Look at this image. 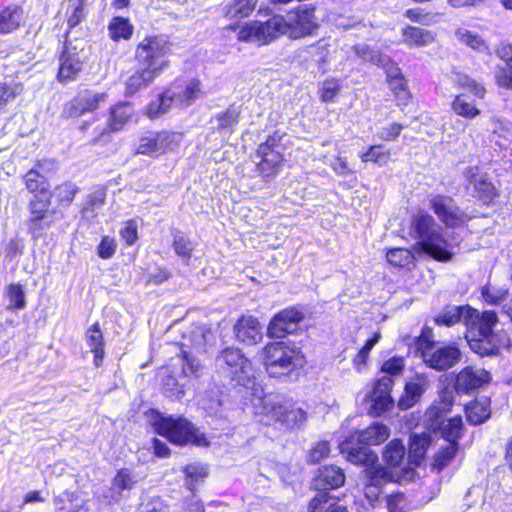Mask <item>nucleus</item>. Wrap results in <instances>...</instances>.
Masks as SVG:
<instances>
[{
    "label": "nucleus",
    "mask_w": 512,
    "mask_h": 512,
    "mask_svg": "<svg viewBox=\"0 0 512 512\" xmlns=\"http://www.w3.org/2000/svg\"><path fill=\"white\" fill-rule=\"evenodd\" d=\"M435 322L445 326L463 322L470 349L481 357L497 356L502 348L510 346L508 334L504 330H496L498 317L494 311L479 312L469 306H455L444 310Z\"/></svg>",
    "instance_id": "nucleus-1"
},
{
    "label": "nucleus",
    "mask_w": 512,
    "mask_h": 512,
    "mask_svg": "<svg viewBox=\"0 0 512 512\" xmlns=\"http://www.w3.org/2000/svg\"><path fill=\"white\" fill-rule=\"evenodd\" d=\"M254 403L255 413L262 415L261 422L274 424L281 429L293 430L306 421V412L290 400L267 395Z\"/></svg>",
    "instance_id": "nucleus-2"
},
{
    "label": "nucleus",
    "mask_w": 512,
    "mask_h": 512,
    "mask_svg": "<svg viewBox=\"0 0 512 512\" xmlns=\"http://www.w3.org/2000/svg\"><path fill=\"white\" fill-rule=\"evenodd\" d=\"M200 82L190 80L185 84L173 83L157 99L151 101L145 110L150 119H156L166 114L172 107L186 108L190 106L202 93Z\"/></svg>",
    "instance_id": "nucleus-3"
},
{
    "label": "nucleus",
    "mask_w": 512,
    "mask_h": 512,
    "mask_svg": "<svg viewBox=\"0 0 512 512\" xmlns=\"http://www.w3.org/2000/svg\"><path fill=\"white\" fill-rule=\"evenodd\" d=\"M434 218L426 212H418L411 220V231L418 239L416 247L427 256H453L451 245L440 233Z\"/></svg>",
    "instance_id": "nucleus-4"
},
{
    "label": "nucleus",
    "mask_w": 512,
    "mask_h": 512,
    "mask_svg": "<svg viewBox=\"0 0 512 512\" xmlns=\"http://www.w3.org/2000/svg\"><path fill=\"white\" fill-rule=\"evenodd\" d=\"M152 425L155 431L170 442L185 445L188 443L197 446H206L208 441L203 433L196 429L185 418L164 417L152 411Z\"/></svg>",
    "instance_id": "nucleus-5"
},
{
    "label": "nucleus",
    "mask_w": 512,
    "mask_h": 512,
    "mask_svg": "<svg viewBox=\"0 0 512 512\" xmlns=\"http://www.w3.org/2000/svg\"><path fill=\"white\" fill-rule=\"evenodd\" d=\"M263 364L270 376L279 377L303 366L304 357L293 346L284 342H272L263 348Z\"/></svg>",
    "instance_id": "nucleus-6"
},
{
    "label": "nucleus",
    "mask_w": 512,
    "mask_h": 512,
    "mask_svg": "<svg viewBox=\"0 0 512 512\" xmlns=\"http://www.w3.org/2000/svg\"><path fill=\"white\" fill-rule=\"evenodd\" d=\"M217 371L237 385L247 387L253 383L255 375L252 364L241 350L225 348L215 359Z\"/></svg>",
    "instance_id": "nucleus-7"
},
{
    "label": "nucleus",
    "mask_w": 512,
    "mask_h": 512,
    "mask_svg": "<svg viewBox=\"0 0 512 512\" xmlns=\"http://www.w3.org/2000/svg\"><path fill=\"white\" fill-rule=\"evenodd\" d=\"M287 34L286 19L281 15H273L266 21H252L238 32V40L256 42L265 45Z\"/></svg>",
    "instance_id": "nucleus-8"
},
{
    "label": "nucleus",
    "mask_w": 512,
    "mask_h": 512,
    "mask_svg": "<svg viewBox=\"0 0 512 512\" xmlns=\"http://www.w3.org/2000/svg\"><path fill=\"white\" fill-rule=\"evenodd\" d=\"M285 136V133L275 131L258 146L256 157L260 160L257 162V170L263 177H273L279 172L284 161L282 140Z\"/></svg>",
    "instance_id": "nucleus-9"
},
{
    "label": "nucleus",
    "mask_w": 512,
    "mask_h": 512,
    "mask_svg": "<svg viewBox=\"0 0 512 512\" xmlns=\"http://www.w3.org/2000/svg\"><path fill=\"white\" fill-rule=\"evenodd\" d=\"M87 57V42L84 39H67L59 57L58 80L62 83L75 80Z\"/></svg>",
    "instance_id": "nucleus-10"
},
{
    "label": "nucleus",
    "mask_w": 512,
    "mask_h": 512,
    "mask_svg": "<svg viewBox=\"0 0 512 512\" xmlns=\"http://www.w3.org/2000/svg\"><path fill=\"white\" fill-rule=\"evenodd\" d=\"M347 459L354 464L364 465V482L381 487L393 480V473L381 465H375L378 461L377 454L368 447L352 448L348 452Z\"/></svg>",
    "instance_id": "nucleus-11"
},
{
    "label": "nucleus",
    "mask_w": 512,
    "mask_h": 512,
    "mask_svg": "<svg viewBox=\"0 0 512 512\" xmlns=\"http://www.w3.org/2000/svg\"><path fill=\"white\" fill-rule=\"evenodd\" d=\"M170 51L169 42L163 37L144 39L136 49L137 65L148 67L160 74L168 65L166 55Z\"/></svg>",
    "instance_id": "nucleus-12"
},
{
    "label": "nucleus",
    "mask_w": 512,
    "mask_h": 512,
    "mask_svg": "<svg viewBox=\"0 0 512 512\" xmlns=\"http://www.w3.org/2000/svg\"><path fill=\"white\" fill-rule=\"evenodd\" d=\"M287 35L292 39H300L311 35L318 29L315 19V8L309 5L299 6L295 12L288 14Z\"/></svg>",
    "instance_id": "nucleus-13"
},
{
    "label": "nucleus",
    "mask_w": 512,
    "mask_h": 512,
    "mask_svg": "<svg viewBox=\"0 0 512 512\" xmlns=\"http://www.w3.org/2000/svg\"><path fill=\"white\" fill-rule=\"evenodd\" d=\"M422 355L424 362L429 367L438 371H445L461 360L462 353L456 345L449 344L427 347L423 350Z\"/></svg>",
    "instance_id": "nucleus-14"
},
{
    "label": "nucleus",
    "mask_w": 512,
    "mask_h": 512,
    "mask_svg": "<svg viewBox=\"0 0 512 512\" xmlns=\"http://www.w3.org/2000/svg\"><path fill=\"white\" fill-rule=\"evenodd\" d=\"M179 141L180 135L176 133L161 132L150 134L140 138L135 153L143 155L162 154L177 148Z\"/></svg>",
    "instance_id": "nucleus-15"
},
{
    "label": "nucleus",
    "mask_w": 512,
    "mask_h": 512,
    "mask_svg": "<svg viewBox=\"0 0 512 512\" xmlns=\"http://www.w3.org/2000/svg\"><path fill=\"white\" fill-rule=\"evenodd\" d=\"M304 316L296 308H289L275 315L269 323L267 334L271 338H283L297 331Z\"/></svg>",
    "instance_id": "nucleus-16"
},
{
    "label": "nucleus",
    "mask_w": 512,
    "mask_h": 512,
    "mask_svg": "<svg viewBox=\"0 0 512 512\" xmlns=\"http://www.w3.org/2000/svg\"><path fill=\"white\" fill-rule=\"evenodd\" d=\"M389 434L390 431L387 426L374 423L368 428L351 435L350 441L342 444V450L348 453L352 448L379 445L388 439Z\"/></svg>",
    "instance_id": "nucleus-17"
},
{
    "label": "nucleus",
    "mask_w": 512,
    "mask_h": 512,
    "mask_svg": "<svg viewBox=\"0 0 512 512\" xmlns=\"http://www.w3.org/2000/svg\"><path fill=\"white\" fill-rule=\"evenodd\" d=\"M393 383L394 381L390 376H383L376 382L369 395V414L380 416L392 407L390 391Z\"/></svg>",
    "instance_id": "nucleus-18"
},
{
    "label": "nucleus",
    "mask_w": 512,
    "mask_h": 512,
    "mask_svg": "<svg viewBox=\"0 0 512 512\" xmlns=\"http://www.w3.org/2000/svg\"><path fill=\"white\" fill-rule=\"evenodd\" d=\"M430 207L447 226L456 227L465 223V214L454 205L451 197L437 195L430 200Z\"/></svg>",
    "instance_id": "nucleus-19"
},
{
    "label": "nucleus",
    "mask_w": 512,
    "mask_h": 512,
    "mask_svg": "<svg viewBox=\"0 0 512 512\" xmlns=\"http://www.w3.org/2000/svg\"><path fill=\"white\" fill-rule=\"evenodd\" d=\"M427 416L431 421V427L438 429L447 443H458V439L462 436L463 430L462 418L460 416L442 419L439 410L435 407H432L428 411Z\"/></svg>",
    "instance_id": "nucleus-20"
},
{
    "label": "nucleus",
    "mask_w": 512,
    "mask_h": 512,
    "mask_svg": "<svg viewBox=\"0 0 512 512\" xmlns=\"http://www.w3.org/2000/svg\"><path fill=\"white\" fill-rule=\"evenodd\" d=\"M106 100V93L85 90L70 102L68 108L69 116L79 117L86 112H92L104 104Z\"/></svg>",
    "instance_id": "nucleus-21"
},
{
    "label": "nucleus",
    "mask_w": 512,
    "mask_h": 512,
    "mask_svg": "<svg viewBox=\"0 0 512 512\" xmlns=\"http://www.w3.org/2000/svg\"><path fill=\"white\" fill-rule=\"evenodd\" d=\"M490 374L484 369H473L465 367L462 369L455 381V390L457 393H469L480 388L484 383L489 382Z\"/></svg>",
    "instance_id": "nucleus-22"
},
{
    "label": "nucleus",
    "mask_w": 512,
    "mask_h": 512,
    "mask_svg": "<svg viewBox=\"0 0 512 512\" xmlns=\"http://www.w3.org/2000/svg\"><path fill=\"white\" fill-rule=\"evenodd\" d=\"M430 381L425 374H416L406 383L404 393L398 401V406L405 410L415 405L428 389Z\"/></svg>",
    "instance_id": "nucleus-23"
},
{
    "label": "nucleus",
    "mask_w": 512,
    "mask_h": 512,
    "mask_svg": "<svg viewBox=\"0 0 512 512\" xmlns=\"http://www.w3.org/2000/svg\"><path fill=\"white\" fill-rule=\"evenodd\" d=\"M345 482V475L341 468L331 465L324 466L318 470L314 478V487L318 491L336 489Z\"/></svg>",
    "instance_id": "nucleus-24"
},
{
    "label": "nucleus",
    "mask_w": 512,
    "mask_h": 512,
    "mask_svg": "<svg viewBox=\"0 0 512 512\" xmlns=\"http://www.w3.org/2000/svg\"><path fill=\"white\" fill-rule=\"evenodd\" d=\"M237 339L247 345H255L262 339L261 328L256 318L242 317L235 325Z\"/></svg>",
    "instance_id": "nucleus-25"
},
{
    "label": "nucleus",
    "mask_w": 512,
    "mask_h": 512,
    "mask_svg": "<svg viewBox=\"0 0 512 512\" xmlns=\"http://www.w3.org/2000/svg\"><path fill=\"white\" fill-rule=\"evenodd\" d=\"M86 343L93 353L95 367H100L105 357V340L99 322H95L86 330Z\"/></svg>",
    "instance_id": "nucleus-26"
},
{
    "label": "nucleus",
    "mask_w": 512,
    "mask_h": 512,
    "mask_svg": "<svg viewBox=\"0 0 512 512\" xmlns=\"http://www.w3.org/2000/svg\"><path fill=\"white\" fill-rule=\"evenodd\" d=\"M469 184L473 186L475 196L484 202H490L496 196L494 185L488 181L485 174L478 172V169L470 168L466 172Z\"/></svg>",
    "instance_id": "nucleus-27"
},
{
    "label": "nucleus",
    "mask_w": 512,
    "mask_h": 512,
    "mask_svg": "<svg viewBox=\"0 0 512 512\" xmlns=\"http://www.w3.org/2000/svg\"><path fill=\"white\" fill-rule=\"evenodd\" d=\"M403 41L408 46L423 47L434 42L435 34L419 27L407 26L402 31Z\"/></svg>",
    "instance_id": "nucleus-28"
},
{
    "label": "nucleus",
    "mask_w": 512,
    "mask_h": 512,
    "mask_svg": "<svg viewBox=\"0 0 512 512\" xmlns=\"http://www.w3.org/2000/svg\"><path fill=\"white\" fill-rule=\"evenodd\" d=\"M188 339L192 347L198 352H206L207 348L215 343V336L210 328L195 326L189 333Z\"/></svg>",
    "instance_id": "nucleus-29"
},
{
    "label": "nucleus",
    "mask_w": 512,
    "mask_h": 512,
    "mask_svg": "<svg viewBox=\"0 0 512 512\" xmlns=\"http://www.w3.org/2000/svg\"><path fill=\"white\" fill-rule=\"evenodd\" d=\"M240 112L237 108H229L211 120L212 128L220 133H231L239 122Z\"/></svg>",
    "instance_id": "nucleus-30"
},
{
    "label": "nucleus",
    "mask_w": 512,
    "mask_h": 512,
    "mask_svg": "<svg viewBox=\"0 0 512 512\" xmlns=\"http://www.w3.org/2000/svg\"><path fill=\"white\" fill-rule=\"evenodd\" d=\"M459 451L458 443H447L445 446H442L439 451L435 454L431 468L433 471L437 473L441 472L445 467H447L456 457Z\"/></svg>",
    "instance_id": "nucleus-31"
},
{
    "label": "nucleus",
    "mask_w": 512,
    "mask_h": 512,
    "mask_svg": "<svg viewBox=\"0 0 512 512\" xmlns=\"http://www.w3.org/2000/svg\"><path fill=\"white\" fill-rule=\"evenodd\" d=\"M258 0H233L223 9L228 18H246L255 9Z\"/></svg>",
    "instance_id": "nucleus-32"
},
{
    "label": "nucleus",
    "mask_w": 512,
    "mask_h": 512,
    "mask_svg": "<svg viewBox=\"0 0 512 512\" xmlns=\"http://www.w3.org/2000/svg\"><path fill=\"white\" fill-rule=\"evenodd\" d=\"M158 75L153 69L137 65L135 73L130 77V94L148 87Z\"/></svg>",
    "instance_id": "nucleus-33"
},
{
    "label": "nucleus",
    "mask_w": 512,
    "mask_h": 512,
    "mask_svg": "<svg viewBox=\"0 0 512 512\" xmlns=\"http://www.w3.org/2000/svg\"><path fill=\"white\" fill-rule=\"evenodd\" d=\"M430 441L431 438L426 433L413 434L410 437L409 458L413 463L418 464L422 460Z\"/></svg>",
    "instance_id": "nucleus-34"
},
{
    "label": "nucleus",
    "mask_w": 512,
    "mask_h": 512,
    "mask_svg": "<svg viewBox=\"0 0 512 512\" xmlns=\"http://www.w3.org/2000/svg\"><path fill=\"white\" fill-rule=\"evenodd\" d=\"M467 420L473 425H479L490 416V408L486 399L477 400L466 406Z\"/></svg>",
    "instance_id": "nucleus-35"
},
{
    "label": "nucleus",
    "mask_w": 512,
    "mask_h": 512,
    "mask_svg": "<svg viewBox=\"0 0 512 512\" xmlns=\"http://www.w3.org/2000/svg\"><path fill=\"white\" fill-rule=\"evenodd\" d=\"M22 12L18 7H7L0 12V33L6 34L17 29L21 22Z\"/></svg>",
    "instance_id": "nucleus-36"
},
{
    "label": "nucleus",
    "mask_w": 512,
    "mask_h": 512,
    "mask_svg": "<svg viewBox=\"0 0 512 512\" xmlns=\"http://www.w3.org/2000/svg\"><path fill=\"white\" fill-rule=\"evenodd\" d=\"M405 451V446L401 440H392L383 452V459L391 467H398L404 460Z\"/></svg>",
    "instance_id": "nucleus-37"
},
{
    "label": "nucleus",
    "mask_w": 512,
    "mask_h": 512,
    "mask_svg": "<svg viewBox=\"0 0 512 512\" xmlns=\"http://www.w3.org/2000/svg\"><path fill=\"white\" fill-rule=\"evenodd\" d=\"M186 476V486L190 491H194L196 486L208 476L207 467L201 463H192L184 468Z\"/></svg>",
    "instance_id": "nucleus-38"
},
{
    "label": "nucleus",
    "mask_w": 512,
    "mask_h": 512,
    "mask_svg": "<svg viewBox=\"0 0 512 512\" xmlns=\"http://www.w3.org/2000/svg\"><path fill=\"white\" fill-rule=\"evenodd\" d=\"M6 296L9 301V309L13 311L23 310L26 307L24 287L20 283H11L6 287Z\"/></svg>",
    "instance_id": "nucleus-39"
},
{
    "label": "nucleus",
    "mask_w": 512,
    "mask_h": 512,
    "mask_svg": "<svg viewBox=\"0 0 512 512\" xmlns=\"http://www.w3.org/2000/svg\"><path fill=\"white\" fill-rule=\"evenodd\" d=\"M455 37L459 42L467 45L468 47L474 50L484 51L487 49V45L483 38L479 36L477 33H474L466 28L456 29Z\"/></svg>",
    "instance_id": "nucleus-40"
},
{
    "label": "nucleus",
    "mask_w": 512,
    "mask_h": 512,
    "mask_svg": "<svg viewBox=\"0 0 512 512\" xmlns=\"http://www.w3.org/2000/svg\"><path fill=\"white\" fill-rule=\"evenodd\" d=\"M452 110L459 116L472 119L480 114L475 104L467 100L464 94L457 95L452 102Z\"/></svg>",
    "instance_id": "nucleus-41"
},
{
    "label": "nucleus",
    "mask_w": 512,
    "mask_h": 512,
    "mask_svg": "<svg viewBox=\"0 0 512 512\" xmlns=\"http://www.w3.org/2000/svg\"><path fill=\"white\" fill-rule=\"evenodd\" d=\"M86 0H69L65 15L69 28L77 26L85 18Z\"/></svg>",
    "instance_id": "nucleus-42"
},
{
    "label": "nucleus",
    "mask_w": 512,
    "mask_h": 512,
    "mask_svg": "<svg viewBox=\"0 0 512 512\" xmlns=\"http://www.w3.org/2000/svg\"><path fill=\"white\" fill-rule=\"evenodd\" d=\"M40 167H42V164L39 163L37 168L29 170L24 177L26 187L30 192H44L47 190V180L39 172Z\"/></svg>",
    "instance_id": "nucleus-43"
},
{
    "label": "nucleus",
    "mask_w": 512,
    "mask_h": 512,
    "mask_svg": "<svg viewBox=\"0 0 512 512\" xmlns=\"http://www.w3.org/2000/svg\"><path fill=\"white\" fill-rule=\"evenodd\" d=\"M454 81L459 87L469 90L476 97L483 98L485 95V88L479 82L464 73L455 72Z\"/></svg>",
    "instance_id": "nucleus-44"
},
{
    "label": "nucleus",
    "mask_w": 512,
    "mask_h": 512,
    "mask_svg": "<svg viewBox=\"0 0 512 512\" xmlns=\"http://www.w3.org/2000/svg\"><path fill=\"white\" fill-rule=\"evenodd\" d=\"M336 500L332 498L327 492L320 491L310 502V512H330L335 506Z\"/></svg>",
    "instance_id": "nucleus-45"
},
{
    "label": "nucleus",
    "mask_w": 512,
    "mask_h": 512,
    "mask_svg": "<svg viewBox=\"0 0 512 512\" xmlns=\"http://www.w3.org/2000/svg\"><path fill=\"white\" fill-rule=\"evenodd\" d=\"M110 38L118 42L121 39H128V20L123 17H114L108 25Z\"/></svg>",
    "instance_id": "nucleus-46"
},
{
    "label": "nucleus",
    "mask_w": 512,
    "mask_h": 512,
    "mask_svg": "<svg viewBox=\"0 0 512 512\" xmlns=\"http://www.w3.org/2000/svg\"><path fill=\"white\" fill-rule=\"evenodd\" d=\"M78 191L77 186L72 182H66L57 186L52 197L56 198L63 205H69Z\"/></svg>",
    "instance_id": "nucleus-47"
},
{
    "label": "nucleus",
    "mask_w": 512,
    "mask_h": 512,
    "mask_svg": "<svg viewBox=\"0 0 512 512\" xmlns=\"http://www.w3.org/2000/svg\"><path fill=\"white\" fill-rule=\"evenodd\" d=\"M127 110L126 104H119L111 109L109 127L112 131H117L124 127L128 119Z\"/></svg>",
    "instance_id": "nucleus-48"
},
{
    "label": "nucleus",
    "mask_w": 512,
    "mask_h": 512,
    "mask_svg": "<svg viewBox=\"0 0 512 512\" xmlns=\"http://www.w3.org/2000/svg\"><path fill=\"white\" fill-rule=\"evenodd\" d=\"M405 17L413 22L420 23L422 25H430L437 22V14L424 12L421 8L408 9L405 12Z\"/></svg>",
    "instance_id": "nucleus-49"
},
{
    "label": "nucleus",
    "mask_w": 512,
    "mask_h": 512,
    "mask_svg": "<svg viewBox=\"0 0 512 512\" xmlns=\"http://www.w3.org/2000/svg\"><path fill=\"white\" fill-rule=\"evenodd\" d=\"M380 339V334L376 333L366 344L360 349L353 359V363L358 371H361V366L365 365L371 349L377 344Z\"/></svg>",
    "instance_id": "nucleus-50"
},
{
    "label": "nucleus",
    "mask_w": 512,
    "mask_h": 512,
    "mask_svg": "<svg viewBox=\"0 0 512 512\" xmlns=\"http://www.w3.org/2000/svg\"><path fill=\"white\" fill-rule=\"evenodd\" d=\"M330 453L329 443L326 441L317 442L309 451L307 460L310 463H318Z\"/></svg>",
    "instance_id": "nucleus-51"
},
{
    "label": "nucleus",
    "mask_w": 512,
    "mask_h": 512,
    "mask_svg": "<svg viewBox=\"0 0 512 512\" xmlns=\"http://www.w3.org/2000/svg\"><path fill=\"white\" fill-rule=\"evenodd\" d=\"M508 294L506 288H496L493 286H486L482 289L483 299L490 304H498L503 301Z\"/></svg>",
    "instance_id": "nucleus-52"
},
{
    "label": "nucleus",
    "mask_w": 512,
    "mask_h": 512,
    "mask_svg": "<svg viewBox=\"0 0 512 512\" xmlns=\"http://www.w3.org/2000/svg\"><path fill=\"white\" fill-rule=\"evenodd\" d=\"M174 250L178 256H190L193 251L192 242L182 233L177 232L174 235Z\"/></svg>",
    "instance_id": "nucleus-53"
},
{
    "label": "nucleus",
    "mask_w": 512,
    "mask_h": 512,
    "mask_svg": "<svg viewBox=\"0 0 512 512\" xmlns=\"http://www.w3.org/2000/svg\"><path fill=\"white\" fill-rule=\"evenodd\" d=\"M404 366V358L394 356L383 363L381 370L383 373L387 374L386 376L392 378V376L401 374Z\"/></svg>",
    "instance_id": "nucleus-54"
},
{
    "label": "nucleus",
    "mask_w": 512,
    "mask_h": 512,
    "mask_svg": "<svg viewBox=\"0 0 512 512\" xmlns=\"http://www.w3.org/2000/svg\"><path fill=\"white\" fill-rule=\"evenodd\" d=\"M387 78L390 89L397 93L406 89V83L404 78L401 76L400 70L397 67H392L387 71Z\"/></svg>",
    "instance_id": "nucleus-55"
},
{
    "label": "nucleus",
    "mask_w": 512,
    "mask_h": 512,
    "mask_svg": "<svg viewBox=\"0 0 512 512\" xmlns=\"http://www.w3.org/2000/svg\"><path fill=\"white\" fill-rule=\"evenodd\" d=\"M30 209L32 214L31 227L33 230H35L39 222L46 217L47 203L43 201H32L30 204Z\"/></svg>",
    "instance_id": "nucleus-56"
},
{
    "label": "nucleus",
    "mask_w": 512,
    "mask_h": 512,
    "mask_svg": "<svg viewBox=\"0 0 512 512\" xmlns=\"http://www.w3.org/2000/svg\"><path fill=\"white\" fill-rule=\"evenodd\" d=\"M183 358V373L185 375H197L201 370V364L199 360L188 354L186 351L182 352Z\"/></svg>",
    "instance_id": "nucleus-57"
},
{
    "label": "nucleus",
    "mask_w": 512,
    "mask_h": 512,
    "mask_svg": "<svg viewBox=\"0 0 512 512\" xmlns=\"http://www.w3.org/2000/svg\"><path fill=\"white\" fill-rule=\"evenodd\" d=\"M386 503L389 512H407L405 497L401 493L389 495Z\"/></svg>",
    "instance_id": "nucleus-58"
},
{
    "label": "nucleus",
    "mask_w": 512,
    "mask_h": 512,
    "mask_svg": "<svg viewBox=\"0 0 512 512\" xmlns=\"http://www.w3.org/2000/svg\"><path fill=\"white\" fill-rule=\"evenodd\" d=\"M403 128L404 127L401 124L392 123L387 127L381 128L378 131L377 136L381 140L392 141L400 135Z\"/></svg>",
    "instance_id": "nucleus-59"
},
{
    "label": "nucleus",
    "mask_w": 512,
    "mask_h": 512,
    "mask_svg": "<svg viewBox=\"0 0 512 512\" xmlns=\"http://www.w3.org/2000/svg\"><path fill=\"white\" fill-rule=\"evenodd\" d=\"M201 405L210 412H217L218 408L222 405L218 391H211L204 395L201 399Z\"/></svg>",
    "instance_id": "nucleus-60"
},
{
    "label": "nucleus",
    "mask_w": 512,
    "mask_h": 512,
    "mask_svg": "<svg viewBox=\"0 0 512 512\" xmlns=\"http://www.w3.org/2000/svg\"><path fill=\"white\" fill-rule=\"evenodd\" d=\"M362 161L368 162H380L384 159H387V153L384 152V148L381 145H374L369 148L367 152L362 154Z\"/></svg>",
    "instance_id": "nucleus-61"
},
{
    "label": "nucleus",
    "mask_w": 512,
    "mask_h": 512,
    "mask_svg": "<svg viewBox=\"0 0 512 512\" xmlns=\"http://www.w3.org/2000/svg\"><path fill=\"white\" fill-rule=\"evenodd\" d=\"M340 90L339 84L334 80L325 81L321 89L320 97L322 101L329 102L334 99Z\"/></svg>",
    "instance_id": "nucleus-62"
},
{
    "label": "nucleus",
    "mask_w": 512,
    "mask_h": 512,
    "mask_svg": "<svg viewBox=\"0 0 512 512\" xmlns=\"http://www.w3.org/2000/svg\"><path fill=\"white\" fill-rule=\"evenodd\" d=\"M495 78L499 86L512 89V69L508 66L498 67Z\"/></svg>",
    "instance_id": "nucleus-63"
},
{
    "label": "nucleus",
    "mask_w": 512,
    "mask_h": 512,
    "mask_svg": "<svg viewBox=\"0 0 512 512\" xmlns=\"http://www.w3.org/2000/svg\"><path fill=\"white\" fill-rule=\"evenodd\" d=\"M116 248L115 239L105 236L98 246V256H112L116 252Z\"/></svg>",
    "instance_id": "nucleus-64"
}]
</instances>
